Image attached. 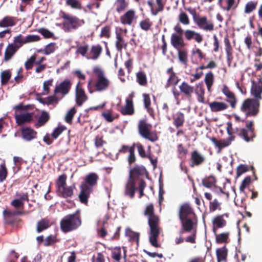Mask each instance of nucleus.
I'll list each match as a JSON object with an SVG mask.
<instances>
[{
	"instance_id": "6",
	"label": "nucleus",
	"mask_w": 262,
	"mask_h": 262,
	"mask_svg": "<svg viewBox=\"0 0 262 262\" xmlns=\"http://www.w3.org/2000/svg\"><path fill=\"white\" fill-rule=\"evenodd\" d=\"M260 102L257 99L247 98L241 106V111L245 113L246 117H255L259 112Z\"/></svg>"
},
{
	"instance_id": "39",
	"label": "nucleus",
	"mask_w": 262,
	"mask_h": 262,
	"mask_svg": "<svg viewBox=\"0 0 262 262\" xmlns=\"http://www.w3.org/2000/svg\"><path fill=\"white\" fill-rule=\"evenodd\" d=\"M12 72L10 69L2 71L0 73L1 84L2 86L7 85L11 78Z\"/></svg>"
},
{
	"instance_id": "38",
	"label": "nucleus",
	"mask_w": 262,
	"mask_h": 262,
	"mask_svg": "<svg viewBox=\"0 0 262 262\" xmlns=\"http://www.w3.org/2000/svg\"><path fill=\"white\" fill-rule=\"evenodd\" d=\"M178 53V57L179 62L184 65L185 67L187 66L188 63V51L186 49L179 48L176 49Z\"/></svg>"
},
{
	"instance_id": "58",
	"label": "nucleus",
	"mask_w": 262,
	"mask_h": 262,
	"mask_svg": "<svg viewBox=\"0 0 262 262\" xmlns=\"http://www.w3.org/2000/svg\"><path fill=\"white\" fill-rule=\"evenodd\" d=\"M36 55H32L25 63V67L27 70L32 69L33 65L36 64Z\"/></svg>"
},
{
	"instance_id": "48",
	"label": "nucleus",
	"mask_w": 262,
	"mask_h": 262,
	"mask_svg": "<svg viewBox=\"0 0 262 262\" xmlns=\"http://www.w3.org/2000/svg\"><path fill=\"white\" fill-rule=\"evenodd\" d=\"M125 235L129 237L130 241L135 242L138 244L140 238L139 233L133 231L130 228H126L125 230Z\"/></svg>"
},
{
	"instance_id": "15",
	"label": "nucleus",
	"mask_w": 262,
	"mask_h": 262,
	"mask_svg": "<svg viewBox=\"0 0 262 262\" xmlns=\"http://www.w3.org/2000/svg\"><path fill=\"white\" fill-rule=\"evenodd\" d=\"M195 23L199 28L205 31H212L214 30V25L211 20H209L205 16L199 17Z\"/></svg>"
},
{
	"instance_id": "21",
	"label": "nucleus",
	"mask_w": 262,
	"mask_h": 262,
	"mask_svg": "<svg viewBox=\"0 0 262 262\" xmlns=\"http://www.w3.org/2000/svg\"><path fill=\"white\" fill-rule=\"evenodd\" d=\"M136 18L135 11L133 9H130L120 16V21L123 25H131Z\"/></svg>"
},
{
	"instance_id": "44",
	"label": "nucleus",
	"mask_w": 262,
	"mask_h": 262,
	"mask_svg": "<svg viewBox=\"0 0 262 262\" xmlns=\"http://www.w3.org/2000/svg\"><path fill=\"white\" fill-rule=\"evenodd\" d=\"M216 254L217 262L222 261H226L228 254V250L226 246H224L221 248L216 250Z\"/></svg>"
},
{
	"instance_id": "37",
	"label": "nucleus",
	"mask_w": 262,
	"mask_h": 262,
	"mask_svg": "<svg viewBox=\"0 0 262 262\" xmlns=\"http://www.w3.org/2000/svg\"><path fill=\"white\" fill-rule=\"evenodd\" d=\"M173 124L177 128L183 126L185 122V116L183 113L180 112L176 113L173 116Z\"/></svg>"
},
{
	"instance_id": "35",
	"label": "nucleus",
	"mask_w": 262,
	"mask_h": 262,
	"mask_svg": "<svg viewBox=\"0 0 262 262\" xmlns=\"http://www.w3.org/2000/svg\"><path fill=\"white\" fill-rule=\"evenodd\" d=\"M145 170L144 167L136 166L129 170V179L136 181L137 178L139 176L143 174Z\"/></svg>"
},
{
	"instance_id": "11",
	"label": "nucleus",
	"mask_w": 262,
	"mask_h": 262,
	"mask_svg": "<svg viewBox=\"0 0 262 262\" xmlns=\"http://www.w3.org/2000/svg\"><path fill=\"white\" fill-rule=\"evenodd\" d=\"M206 157L195 149L191 152L189 165L191 167L199 166L204 163L206 161Z\"/></svg>"
},
{
	"instance_id": "10",
	"label": "nucleus",
	"mask_w": 262,
	"mask_h": 262,
	"mask_svg": "<svg viewBox=\"0 0 262 262\" xmlns=\"http://www.w3.org/2000/svg\"><path fill=\"white\" fill-rule=\"evenodd\" d=\"M191 216L196 217L193 209L189 203H184L181 205L179 210V218L180 221L191 218Z\"/></svg>"
},
{
	"instance_id": "33",
	"label": "nucleus",
	"mask_w": 262,
	"mask_h": 262,
	"mask_svg": "<svg viewBox=\"0 0 262 262\" xmlns=\"http://www.w3.org/2000/svg\"><path fill=\"white\" fill-rule=\"evenodd\" d=\"M75 184L67 187L66 186L57 191L58 195L64 198H71L74 194V189H75Z\"/></svg>"
},
{
	"instance_id": "45",
	"label": "nucleus",
	"mask_w": 262,
	"mask_h": 262,
	"mask_svg": "<svg viewBox=\"0 0 262 262\" xmlns=\"http://www.w3.org/2000/svg\"><path fill=\"white\" fill-rule=\"evenodd\" d=\"M224 43L225 45V50L227 54V58L228 61H231L233 58L232 48L230 43V40L228 36L224 37Z\"/></svg>"
},
{
	"instance_id": "50",
	"label": "nucleus",
	"mask_w": 262,
	"mask_h": 262,
	"mask_svg": "<svg viewBox=\"0 0 262 262\" xmlns=\"http://www.w3.org/2000/svg\"><path fill=\"white\" fill-rule=\"evenodd\" d=\"M26 43L25 38L23 35L19 34L14 37L13 42L10 44H12V45H14L17 49H19L24 44Z\"/></svg>"
},
{
	"instance_id": "52",
	"label": "nucleus",
	"mask_w": 262,
	"mask_h": 262,
	"mask_svg": "<svg viewBox=\"0 0 262 262\" xmlns=\"http://www.w3.org/2000/svg\"><path fill=\"white\" fill-rule=\"evenodd\" d=\"M50 119L49 114L46 111H42L41 114L38 118L36 125L38 126H43Z\"/></svg>"
},
{
	"instance_id": "12",
	"label": "nucleus",
	"mask_w": 262,
	"mask_h": 262,
	"mask_svg": "<svg viewBox=\"0 0 262 262\" xmlns=\"http://www.w3.org/2000/svg\"><path fill=\"white\" fill-rule=\"evenodd\" d=\"M88 99V97L82 88V84L79 81L75 90L76 103L78 106H81Z\"/></svg>"
},
{
	"instance_id": "62",
	"label": "nucleus",
	"mask_w": 262,
	"mask_h": 262,
	"mask_svg": "<svg viewBox=\"0 0 262 262\" xmlns=\"http://www.w3.org/2000/svg\"><path fill=\"white\" fill-rule=\"evenodd\" d=\"M8 175L7 169L5 164L0 165V182L4 181Z\"/></svg>"
},
{
	"instance_id": "7",
	"label": "nucleus",
	"mask_w": 262,
	"mask_h": 262,
	"mask_svg": "<svg viewBox=\"0 0 262 262\" xmlns=\"http://www.w3.org/2000/svg\"><path fill=\"white\" fill-rule=\"evenodd\" d=\"M93 72L97 77L94 84L95 90L98 92L106 90L110 85V81L105 77L104 71L99 67H95L93 68Z\"/></svg>"
},
{
	"instance_id": "1",
	"label": "nucleus",
	"mask_w": 262,
	"mask_h": 262,
	"mask_svg": "<svg viewBox=\"0 0 262 262\" xmlns=\"http://www.w3.org/2000/svg\"><path fill=\"white\" fill-rule=\"evenodd\" d=\"M144 215L148 217V224L149 227V241L154 247L159 248L160 244L158 242V238L160 233L159 217L155 214L154 205L149 204L146 206L144 212Z\"/></svg>"
},
{
	"instance_id": "31",
	"label": "nucleus",
	"mask_w": 262,
	"mask_h": 262,
	"mask_svg": "<svg viewBox=\"0 0 262 262\" xmlns=\"http://www.w3.org/2000/svg\"><path fill=\"white\" fill-rule=\"evenodd\" d=\"M156 2L158 7L155 9L154 8V3L151 1H147V4L150 8L151 13L153 15H157L159 12H162L164 9L165 5L163 0H156Z\"/></svg>"
},
{
	"instance_id": "29",
	"label": "nucleus",
	"mask_w": 262,
	"mask_h": 262,
	"mask_svg": "<svg viewBox=\"0 0 262 262\" xmlns=\"http://www.w3.org/2000/svg\"><path fill=\"white\" fill-rule=\"evenodd\" d=\"M142 97L144 108L151 117H154L155 116V111L151 106V102L149 95L146 93H143L142 94Z\"/></svg>"
},
{
	"instance_id": "18",
	"label": "nucleus",
	"mask_w": 262,
	"mask_h": 262,
	"mask_svg": "<svg viewBox=\"0 0 262 262\" xmlns=\"http://www.w3.org/2000/svg\"><path fill=\"white\" fill-rule=\"evenodd\" d=\"M98 179V176L96 173H90L85 176L84 181L81 183L80 185L86 186L93 189V187L97 184Z\"/></svg>"
},
{
	"instance_id": "25",
	"label": "nucleus",
	"mask_w": 262,
	"mask_h": 262,
	"mask_svg": "<svg viewBox=\"0 0 262 262\" xmlns=\"http://www.w3.org/2000/svg\"><path fill=\"white\" fill-rule=\"evenodd\" d=\"M182 225V230L180 231V234H183L184 232H191L195 225L194 219L189 218L185 219L183 221H180Z\"/></svg>"
},
{
	"instance_id": "49",
	"label": "nucleus",
	"mask_w": 262,
	"mask_h": 262,
	"mask_svg": "<svg viewBox=\"0 0 262 262\" xmlns=\"http://www.w3.org/2000/svg\"><path fill=\"white\" fill-rule=\"evenodd\" d=\"M24 214V212L22 210L12 211L10 209H7L3 211V215L7 219H10L15 215H21Z\"/></svg>"
},
{
	"instance_id": "57",
	"label": "nucleus",
	"mask_w": 262,
	"mask_h": 262,
	"mask_svg": "<svg viewBox=\"0 0 262 262\" xmlns=\"http://www.w3.org/2000/svg\"><path fill=\"white\" fill-rule=\"evenodd\" d=\"M128 3L126 0H117L116 11L120 13L124 11L128 6Z\"/></svg>"
},
{
	"instance_id": "14",
	"label": "nucleus",
	"mask_w": 262,
	"mask_h": 262,
	"mask_svg": "<svg viewBox=\"0 0 262 262\" xmlns=\"http://www.w3.org/2000/svg\"><path fill=\"white\" fill-rule=\"evenodd\" d=\"M72 82L69 79H65L59 84L56 85L54 91V95L61 94L63 96L68 94L71 88Z\"/></svg>"
},
{
	"instance_id": "13",
	"label": "nucleus",
	"mask_w": 262,
	"mask_h": 262,
	"mask_svg": "<svg viewBox=\"0 0 262 262\" xmlns=\"http://www.w3.org/2000/svg\"><path fill=\"white\" fill-rule=\"evenodd\" d=\"M252 82L251 95L254 97L253 99H257L259 101L262 99V77L258 78L257 81L253 80Z\"/></svg>"
},
{
	"instance_id": "28",
	"label": "nucleus",
	"mask_w": 262,
	"mask_h": 262,
	"mask_svg": "<svg viewBox=\"0 0 262 262\" xmlns=\"http://www.w3.org/2000/svg\"><path fill=\"white\" fill-rule=\"evenodd\" d=\"M22 138L27 141H30L36 138L37 132L31 127H24L21 130Z\"/></svg>"
},
{
	"instance_id": "63",
	"label": "nucleus",
	"mask_w": 262,
	"mask_h": 262,
	"mask_svg": "<svg viewBox=\"0 0 262 262\" xmlns=\"http://www.w3.org/2000/svg\"><path fill=\"white\" fill-rule=\"evenodd\" d=\"M56 43L51 42L47 45L43 50V52L46 55H49L53 53L56 49Z\"/></svg>"
},
{
	"instance_id": "26",
	"label": "nucleus",
	"mask_w": 262,
	"mask_h": 262,
	"mask_svg": "<svg viewBox=\"0 0 262 262\" xmlns=\"http://www.w3.org/2000/svg\"><path fill=\"white\" fill-rule=\"evenodd\" d=\"M18 50V49L14 45L9 43L5 49L3 61L5 62H8L11 60Z\"/></svg>"
},
{
	"instance_id": "47",
	"label": "nucleus",
	"mask_w": 262,
	"mask_h": 262,
	"mask_svg": "<svg viewBox=\"0 0 262 262\" xmlns=\"http://www.w3.org/2000/svg\"><path fill=\"white\" fill-rule=\"evenodd\" d=\"M216 182L215 177L213 176H210L204 178L202 181L203 185L208 188H210L212 187L215 186Z\"/></svg>"
},
{
	"instance_id": "4",
	"label": "nucleus",
	"mask_w": 262,
	"mask_h": 262,
	"mask_svg": "<svg viewBox=\"0 0 262 262\" xmlns=\"http://www.w3.org/2000/svg\"><path fill=\"white\" fill-rule=\"evenodd\" d=\"M179 90L181 94H183L186 98L190 99L194 92L198 96V100L202 103H205V89L203 83H199L196 85V89L185 81H183L179 86Z\"/></svg>"
},
{
	"instance_id": "32",
	"label": "nucleus",
	"mask_w": 262,
	"mask_h": 262,
	"mask_svg": "<svg viewBox=\"0 0 262 262\" xmlns=\"http://www.w3.org/2000/svg\"><path fill=\"white\" fill-rule=\"evenodd\" d=\"M212 142L219 148L222 149L229 146L232 141L234 140L233 137H228L226 140H218L214 137L210 138Z\"/></svg>"
},
{
	"instance_id": "9",
	"label": "nucleus",
	"mask_w": 262,
	"mask_h": 262,
	"mask_svg": "<svg viewBox=\"0 0 262 262\" xmlns=\"http://www.w3.org/2000/svg\"><path fill=\"white\" fill-rule=\"evenodd\" d=\"M151 125L144 120H141L138 124V130L140 135L144 138L154 142L158 140L156 133L150 132Z\"/></svg>"
},
{
	"instance_id": "19",
	"label": "nucleus",
	"mask_w": 262,
	"mask_h": 262,
	"mask_svg": "<svg viewBox=\"0 0 262 262\" xmlns=\"http://www.w3.org/2000/svg\"><path fill=\"white\" fill-rule=\"evenodd\" d=\"M80 191L78 198L80 202L85 205H87L88 199L90 198V194L93 192V189L90 188L86 186H80Z\"/></svg>"
},
{
	"instance_id": "22",
	"label": "nucleus",
	"mask_w": 262,
	"mask_h": 262,
	"mask_svg": "<svg viewBox=\"0 0 262 262\" xmlns=\"http://www.w3.org/2000/svg\"><path fill=\"white\" fill-rule=\"evenodd\" d=\"M222 92L227 98L226 101L230 103L232 108H235L237 103V99L233 93L231 92L229 88L225 85H224L222 89Z\"/></svg>"
},
{
	"instance_id": "43",
	"label": "nucleus",
	"mask_w": 262,
	"mask_h": 262,
	"mask_svg": "<svg viewBox=\"0 0 262 262\" xmlns=\"http://www.w3.org/2000/svg\"><path fill=\"white\" fill-rule=\"evenodd\" d=\"M51 226L50 220L47 218L42 219L38 221L36 225V231L38 233L47 229Z\"/></svg>"
},
{
	"instance_id": "16",
	"label": "nucleus",
	"mask_w": 262,
	"mask_h": 262,
	"mask_svg": "<svg viewBox=\"0 0 262 262\" xmlns=\"http://www.w3.org/2000/svg\"><path fill=\"white\" fill-rule=\"evenodd\" d=\"M226 215L228 216L227 213L217 215L214 217L212 220V223L213 225V232L214 233L217 231V229L222 228L225 227L227 225V221L224 219V216Z\"/></svg>"
},
{
	"instance_id": "61",
	"label": "nucleus",
	"mask_w": 262,
	"mask_h": 262,
	"mask_svg": "<svg viewBox=\"0 0 262 262\" xmlns=\"http://www.w3.org/2000/svg\"><path fill=\"white\" fill-rule=\"evenodd\" d=\"M136 160L135 155V144L130 147L129 154L127 157V161L129 166L135 163Z\"/></svg>"
},
{
	"instance_id": "56",
	"label": "nucleus",
	"mask_w": 262,
	"mask_h": 262,
	"mask_svg": "<svg viewBox=\"0 0 262 262\" xmlns=\"http://www.w3.org/2000/svg\"><path fill=\"white\" fill-rule=\"evenodd\" d=\"M66 181L67 176L66 174H62L61 176H59L56 181V186L57 191L66 186Z\"/></svg>"
},
{
	"instance_id": "8",
	"label": "nucleus",
	"mask_w": 262,
	"mask_h": 262,
	"mask_svg": "<svg viewBox=\"0 0 262 262\" xmlns=\"http://www.w3.org/2000/svg\"><path fill=\"white\" fill-rule=\"evenodd\" d=\"M173 30L175 32L174 33L177 35H183L184 34L186 40L190 41L194 39L198 43H201L203 40V35L200 33L190 29L184 31L179 24H177L174 26Z\"/></svg>"
},
{
	"instance_id": "51",
	"label": "nucleus",
	"mask_w": 262,
	"mask_h": 262,
	"mask_svg": "<svg viewBox=\"0 0 262 262\" xmlns=\"http://www.w3.org/2000/svg\"><path fill=\"white\" fill-rule=\"evenodd\" d=\"M58 242L59 239H57L56 235L51 234L45 239L43 245L45 247L51 246Z\"/></svg>"
},
{
	"instance_id": "41",
	"label": "nucleus",
	"mask_w": 262,
	"mask_h": 262,
	"mask_svg": "<svg viewBox=\"0 0 262 262\" xmlns=\"http://www.w3.org/2000/svg\"><path fill=\"white\" fill-rule=\"evenodd\" d=\"M136 81L142 86L146 87L147 86L148 81L146 75L143 71H140L136 73Z\"/></svg>"
},
{
	"instance_id": "3",
	"label": "nucleus",
	"mask_w": 262,
	"mask_h": 262,
	"mask_svg": "<svg viewBox=\"0 0 262 262\" xmlns=\"http://www.w3.org/2000/svg\"><path fill=\"white\" fill-rule=\"evenodd\" d=\"M80 210L64 216L60 222L61 230L67 233L77 230L82 224Z\"/></svg>"
},
{
	"instance_id": "36",
	"label": "nucleus",
	"mask_w": 262,
	"mask_h": 262,
	"mask_svg": "<svg viewBox=\"0 0 262 262\" xmlns=\"http://www.w3.org/2000/svg\"><path fill=\"white\" fill-rule=\"evenodd\" d=\"M211 111L213 112H221L226 110L228 106L223 102L213 101L209 103Z\"/></svg>"
},
{
	"instance_id": "53",
	"label": "nucleus",
	"mask_w": 262,
	"mask_h": 262,
	"mask_svg": "<svg viewBox=\"0 0 262 262\" xmlns=\"http://www.w3.org/2000/svg\"><path fill=\"white\" fill-rule=\"evenodd\" d=\"M204 80L207 89L209 91L214 82V76L212 72L210 71L206 74Z\"/></svg>"
},
{
	"instance_id": "54",
	"label": "nucleus",
	"mask_w": 262,
	"mask_h": 262,
	"mask_svg": "<svg viewBox=\"0 0 262 262\" xmlns=\"http://www.w3.org/2000/svg\"><path fill=\"white\" fill-rule=\"evenodd\" d=\"M66 4L74 9L81 10L82 6L79 0H66Z\"/></svg>"
},
{
	"instance_id": "2",
	"label": "nucleus",
	"mask_w": 262,
	"mask_h": 262,
	"mask_svg": "<svg viewBox=\"0 0 262 262\" xmlns=\"http://www.w3.org/2000/svg\"><path fill=\"white\" fill-rule=\"evenodd\" d=\"M227 132L229 137L232 136L235 139V136L234 135H236L247 142H252L256 137L253 121H246L245 128H233L232 123L230 122H227Z\"/></svg>"
},
{
	"instance_id": "59",
	"label": "nucleus",
	"mask_w": 262,
	"mask_h": 262,
	"mask_svg": "<svg viewBox=\"0 0 262 262\" xmlns=\"http://www.w3.org/2000/svg\"><path fill=\"white\" fill-rule=\"evenodd\" d=\"M121 250L120 247H115L112 251V257L117 261H119L121 257Z\"/></svg>"
},
{
	"instance_id": "55",
	"label": "nucleus",
	"mask_w": 262,
	"mask_h": 262,
	"mask_svg": "<svg viewBox=\"0 0 262 262\" xmlns=\"http://www.w3.org/2000/svg\"><path fill=\"white\" fill-rule=\"evenodd\" d=\"M139 26L143 30L147 31L150 29L152 23L149 18H146L140 22Z\"/></svg>"
},
{
	"instance_id": "46",
	"label": "nucleus",
	"mask_w": 262,
	"mask_h": 262,
	"mask_svg": "<svg viewBox=\"0 0 262 262\" xmlns=\"http://www.w3.org/2000/svg\"><path fill=\"white\" fill-rule=\"evenodd\" d=\"M225 5L222 7V9L227 11L231 10H235L238 6L239 1L238 0H224Z\"/></svg>"
},
{
	"instance_id": "34",
	"label": "nucleus",
	"mask_w": 262,
	"mask_h": 262,
	"mask_svg": "<svg viewBox=\"0 0 262 262\" xmlns=\"http://www.w3.org/2000/svg\"><path fill=\"white\" fill-rule=\"evenodd\" d=\"M123 115H132L135 113L133 101L131 100H125V105L120 110Z\"/></svg>"
},
{
	"instance_id": "20",
	"label": "nucleus",
	"mask_w": 262,
	"mask_h": 262,
	"mask_svg": "<svg viewBox=\"0 0 262 262\" xmlns=\"http://www.w3.org/2000/svg\"><path fill=\"white\" fill-rule=\"evenodd\" d=\"M102 50V47L99 44L92 46L91 50L87 55L86 58L94 60L98 59L100 56Z\"/></svg>"
},
{
	"instance_id": "17",
	"label": "nucleus",
	"mask_w": 262,
	"mask_h": 262,
	"mask_svg": "<svg viewBox=\"0 0 262 262\" xmlns=\"http://www.w3.org/2000/svg\"><path fill=\"white\" fill-rule=\"evenodd\" d=\"M170 43L175 49L184 48L186 46L183 35L172 33L170 37Z\"/></svg>"
},
{
	"instance_id": "30",
	"label": "nucleus",
	"mask_w": 262,
	"mask_h": 262,
	"mask_svg": "<svg viewBox=\"0 0 262 262\" xmlns=\"http://www.w3.org/2000/svg\"><path fill=\"white\" fill-rule=\"evenodd\" d=\"M116 37L115 46L117 51L121 52L123 49H126L127 43L125 41L122 34L120 32H116Z\"/></svg>"
},
{
	"instance_id": "42",
	"label": "nucleus",
	"mask_w": 262,
	"mask_h": 262,
	"mask_svg": "<svg viewBox=\"0 0 262 262\" xmlns=\"http://www.w3.org/2000/svg\"><path fill=\"white\" fill-rule=\"evenodd\" d=\"M16 24L15 18L12 16H6L0 21V27L5 28L13 27Z\"/></svg>"
},
{
	"instance_id": "40",
	"label": "nucleus",
	"mask_w": 262,
	"mask_h": 262,
	"mask_svg": "<svg viewBox=\"0 0 262 262\" xmlns=\"http://www.w3.org/2000/svg\"><path fill=\"white\" fill-rule=\"evenodd\" d=\"M215 236V242L217 244H227L229 242L230 232H222L217 234L216 232L214 233Z\"/></svg>"
},
{
	"instance_id": "64",
	"label": "nucleus",
	"mask_w": 262,
	"mask_h": 262,
	"mask_svg": "<svg viewBox=\"0 0 262 262\" xmlns=\"http://www.w3.org/2000/svg\"><path fill=\"white\" fill-rule=\"evenodd\" d=\"M179 21L184 25H188L190 23V20L187 14L184 12H182L179 15Z\"/></svg>"
},
{
	"instance_id": "27",
	"label": "nucleus",
	"mask_w": 262,
	"mask_h": 262,
	"mask_svg": "<svg viewBox=\"0 0 262 262\" xmlns=\"http://www.w3.org/2000/svg\"><path fill=\"white\" fill-rule=\"evenodd\" d=\"M166 73L169 74V76L167 79L165 88H167L170 85L176 86L179 82L180 79L177 76L176 73L173 71V68L170 67L166 70Z\"/></svg>"
},
{
	"instance_id": "24",
	"label": "nucleus",
	"mask_w": 262,
	"mask_h": 262,
	"mask_svg": "<svg viewBox=\"0 0 262 262\" xmlns=\"http://www.w3.org/2000/svg\"><path fill=\"white\" fill-rule=\"evenodd\" d=\"M14 116L16 122L18 125L30 122L33 119V114L32 113H26L21 114L15 113Z\"/></svg>"
},
{
	"instance_id": "5",
	"label": "nucleus",
	"mask_w": 262,
	"mask_h": 262,
	"mask_svg": "<svg viewBox=\"0 0 262 262\" xmlns=\"http://www.w3.org/2000/svg\"><path fill=\"white\" fill-rule=\"evenodd\" d=\"M61 17L63 19V29L65 32L75 30L85 24L84 19H80L75 16L70 15L64 12H61Z\"/></svg>"
},
{
	"instance_id": "23",
	"label": "nucleus",
	"mask_w": 262,
	"mask_h": 262,
	"mask_svg": "<svg viewBox=\"0 0 262 262\" xmlns=\"http://www.w3.org/2000/svg\"><path fill=\"white\" fill-rule=\"evenodd\" d=\"M138 188L136 186V181L128 179L125 187L124 194L128 196L130 199H133L135 196V193Z\"/></svg>"
},
{
	"instance_id": "60",
	"label": "nucleus",
	"mask_w": 262,
	"mask_h": 262,
	"mask_svg": "<svg viewBox=\"0 0 262 262\" xmlns=\"http://www.w3.org/2000/svg\"><path fill=\"white\" fill-rule=\"evenodd\" d=\"M10 204L13 206L16 210H22L24 208V202L21 201V200L15 199L13 200Z\"/></svg>"
}]
</instances>
